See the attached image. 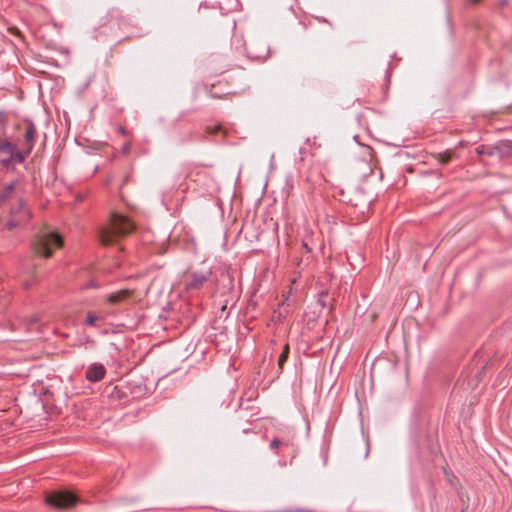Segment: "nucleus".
Returning a JSON list of instances; mask_svg holds the SVG:
<instances>
[{"label": "nucleus", "instance_id": "obj_5", "mask_svg": "<svg viewBox=\"0 0 512 512\" xmlns=\"http://www.w3.org/2000/svg\"><path fill=\"white\" fill-rule=\"evenodd\" d=\"M477 152L479 155H485L489 157L509 158L512 157V145L510 142H503L494 149L489 150L487 153H484L478 149Z\"/></svg>", "mask_w": 512, "mask_h": 512}, {"label": "nucleus", "instance_id": "obj_3", "mask_svg": "<svg viewBox=\"0 0 512 512\" xmlns=\"http://www.w3.org/2000/svg\"><path fill=\"white\" fill-rule=\"evenodd\" d=\"M63 245L61 236L56 232H42L33 242L35 253L45 258L52 256L53 247L60 248Z\"/></svg>", "mask_w": 512, "mask_h": 512}, {"label": "nucleus", "instance_id": "obj_12", "mask_svg": "<svg viewBox=\"0 0 512 512\" xmlns=\"http://www.w3.org/2000/svg\"><path fill=\"white\" fill-rule=\"evenodd\" d=\"M288 350H289V347H288V345H286L284 348V351L279 356V360H278L279 366H282V364L286 361L287 356H288Z\"/></svg>", "mask_w": 512, "mask_h": 512}, {"label": "nucleus", "instance_id": "obj_14", "mask_svg": "<svg viewBox=\"0 0 512 512\" xmlns=\"http://www.w3.org/2000/svg\"><path fill=\"white\" fill-rule=\"evenodd\" d=\"M280 444H281L280 440L274 439V440L271 441L270 447L272 449H276V448H278L280 446Z\"/></svg>", "mask_w": 512, "mask_h": 512}, {"label": "nucleus", "instance_id": "obj_11", "mask_svg": "<svg viewBox=\"0 0 512 512\" xmlns=\"http://www.w3.org/2000/svg\"><path fill=\"white\" fill-rule=\"evenodd\" d=\"M12 190H13V185H9L5 188L3 193L0 195V203L6 200V198L11 193Z\"/></svg>", "mask_w": 512, "mask_h": 512}, {"label": "nucleus", "instance_id": "obj_16", "mask_svg": "<svg viewBox=\"0 0 512 512\" xmlns=\"http://www.w3.org/2000/svg\"><path fill=\"white\" fill-rule=\"evenodd\" d=\"M118 131H119V133H121L122 135L126 134V131H125L124 127H122V126H119Z\"/></svg>", "mask_w": 512, "mask_h": 512}, {"label": "nucleus", "instance_id": "obj_15", "mask_svg": "<svg viewBox=\"0 0 512 512\" xmlns=\"http://www.w3.org/2000/svg\"><path fill=\"white\" fill-rule=\"evenodd\" d=\"M9 31L13 34L20 35V31L15 27L10 28Z\"/></svg>", "mask_w": 512, "mask_h": 512}, {"label": "nucleus", "instance_id": "obj_6", "mask_svg": "<svg viewBox=\"0 0 512 512\" xmlns=\"http://www.w3.org/2000/svg\"><path fill=\"white\" fill-rule=\"evenodd\" d=\"M211 274L210 268H207L203 272H195L192 274L191 281L186 283L187 289H197L206 282Z\"/></svg>", "mask_w": 512, "mask_h": 512}, {"label": "nucleus", "instance_id": "obj_7", "mask_svg": "<svg viewBox=\"0 0 512 512\" xmlns=\"http://www.w3.org/2000/svg\"><path fill=\"white\" fill-rule=\"evenodd\" d=\"M132 294V290L122 289L117 292L109 294L106 300L111 305H120L125 303L131 297Z\"/></svg>", "mask_w": 512, "mask_h": 512}, {"label": "nucleus", "instance_id": "obj_1", "mask_svg": "<svg viewBox=\"0 0 512 512\" xmlns=\"http://www.w3.org/2000/svg\"><path fill=\"white\" fill-rule=\"evenodd\" d=\"M18 131L17 136H7L0 130V157L9 160H25L29 157L36 141V127L32 122L25 121L18 126Z\"/></svg>", "mask_w": 512, "mask_h": 512}, {"label": "nucleus", "instance_id": "obj_17", "mask_svg": "<svg viewBox=\"0 0 512 512\" xmlns=\"http://www.w3.org/2000/svg\"><path fill=\"white\" fill-rule=\"evenodd\" d=\"M129 149V145H124V150H128Z\"/></svg>", "mask_w": 512, "mask_h": 512}, {"label": "nucleus", "instance_id": "obj_13", "mask_svg": "<svg viewBox=\"0 0 512 512\" xmlns=\"http://www.w3.org/2000/svg\"><path fill=\"white\" fill-rule=\"evenodd\" d=\"M97 320V317L93 314H88L85 320L87 325H93Z\"/></svg>", "mask_w": 512, "mask_h": 512}, {"label": "nucleus", "instance_id": "obj_9", "mask_svg": "<svg viewBox=\"0 0 512 512\" xmlns=\"http://www.w3.org/2000/svg\"><path fill=\"white\" fill-rule=\"evenodd\" d=\"M31 218V212L29 210H24L23 213H21L17 220H11L9 221L6 226L9 230L17 227L21 222H25Z\"/></svg>", "mask_w": 512, "mask_h": 512}, {"label": "nucleus", "instance_id": "obj_10", "mask_svg": "<svg viewBox=\"0 0 512 512\" xmlns=\"http://www.w3.org/2000/svg\"><path fill=\"white\" fill-rule=\"evenodd\" d=\"M222 132L223 133V137L226 136V131L222 128V126L220 124H216V125H213V126H207L205 128V132L208 133V134H215L217 132Z\"/></svg>", "mask_w": 512, "mask_h": 512}, {"label": "nucleus", "instance_id": "obj_4", "mask_svg": "<svg viewBox=\"0 0 512 512\" xmlns=\"http://www.w3.org/2000/svg\"><path fill=\"white\" fill-rule=\"evenodd\" d=\"M46 502L55 508L67 509L77 502V498L70 492L58 491L48 495L46 497Z\"/></svg>", "mask_w": 512, "mask_h": 512}, {"label": "nucleus", "instance_id": "obj_8", "mask_svg": "<svg viewBox=\"0 0 512 512\" xmlns=\"http://www.w3.org/2000/svg\"><path fill=\"white\" fill-rule=\"evenodd\" d=\"M105 375V368L102 364H92L86 372V378L91 382L100 381Z\"/></svg>", "mask_w": 512, "mask_h": 512}, {"label": "nucleus", "instance_id": "obj_2", "mask_svg": "<svg viewBox=\"0 0 512 512\" xmlns=\"http://www.w3.org/2000/svg\"><path fill=\"white\" fill-rule=\"evenodd\" d=\"M133 229L134 225L127 217L114 213L111 216L110 223L99 229L98 238L102 245H111L121 237L129 235Z\"/></svg>", "mask_w": 512, "mask_h": 512}]
</instances>
